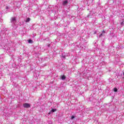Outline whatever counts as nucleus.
Masks as SVG:
<instances>
[{"label":"nucleus","mask_w":124,"mask_h":124,"mask_svg":"<svg viewBox=\"0 0 124 124\" xmlns=\"http://www.w3.org/2000/svg\"><path fill=\"white\" fill-rule=\"evenodd\" d=\"M23 107L24 108H30L31 107V104L25 103L23 104Z\"/></svg>","instance_id":"f257e3e1"},{"label":"nucleus","mask_w":124,"mask_h":124,"mask_svg":"<svg viewBox=\"0 0 124 124\" xmlns=\"http://www.w3.org/2000/svg\"><path fill=\"white\" fill-rule=\"evenodd\" d=\"M103 36H105V31H102V33H100L99 35V37H103Z\"/></svg>","instance_id":"f03ea898"},{"label":"nucleus","mask_w":124,"mask_h":124,"mask_svg":"<svg viewBox=\"0 0 124 124\" xmlns=\"http://www.w3.org/2000/svg\"><path fill=\"white\" fill-rule=\"evenodd\" d=\"M11 23H14L15 22H16V18L15 17H12L11 20Z\"/></svg>","instance_id":"7ed1b4c3"},{"label":"nucleus","mask_w":124,"mask_h":124,"mask_svg":"<svg viewBox=\"0 0 124 124\" xmlns=\"http://www.w3.org/2000/svg\"><path fill=\"white\" fill-rule=\"evenodd\" d=\"M67 3H68V1L65 0V1H63L62 4H63V5H66V4H67Z\"/></svg>","instance_id":"20e7f679"},{"label":"nucleus","mask_w":124,"mask_h":124,"mask_svg":"<svg viewBox=\"0 0 124 124\" xmlns=\"http://www.w3.org/2000/svg\"><path fill=\"white\" fill-rule=\"evenodd\" d=\"M56 111H57L56 109H52L49 112L48 114H51V112L52 113H54V112H56Z\"/></svg>","instance_id":"39448f33"},{"label":"nucleus","mask_w":124,"mask_h":124,"mask_svg":"<svg viewBox=\"0 0 124 124\" xmlns=\"http://www.w3.org/2000/svg\"><path fill=\"white\" fill-rule=\"evenodd\" d=\"M65 78H66L65 76L64 75L62 76V80H65Z\"/></svg>","instance_id":"423d86ee"},{"label":"nucleus","mask_w":124,"mask_h":124,"mask_svg":"<svg viewBox=\"0 0 124 124\" xmlns=\"http://www.w3.org/2000/svg\"><path fill=\"white\" fill-rule=\"evenodd\" d=\"M30 21H31V18H28L26 19V23H28V22H30Z\"/></svg>","instance_id":"0eeeda50"},{"label":"nucleus","mask_w":124,"mask_h":124,"mask_svg":"<svg viewBox=\"0 0 124 124\" xmlns=\"http://www.w3.org/2000/svg\"><path fill=\"white\" fill-rule=\"evenodd\" d=\"M113 91L115 92V93H117L118 92V89H117V88H114L113 89Z\"/></svg>","instance_id":"6e6552de"},{"label":"nucleus","mask_w":124,"mask_h":124,"mask_svg":"<svg viewBox=\"0 0 124 124\" xmlns=\"http://www.w3.org/2000/svg\"><path fill=\"white\" fill-rule=\"evenodd\" d=\"M28 43H30V44H31V43H32V40H29L28 41Z\"/></svg>","instance_id":"1a4fd4ad"},{"label":"nucleus","mask_w":124,"mask_h":124,"mask_svg":"<svg viewBox=\"0 0 124 124\" xmlns=\"http://www.w3.org/2000/svg\"><path fill=\"white\" fill-rule=\"evenodd\" d=\"M93 97V95H91L89 98L90 101H93V97Z\"/></svg>","instance_id":"9d476101"},{"label":"nucleus","mask_w":124,"mask_h":124,"mask_svg":"<svg viewBox=\"0 0 124 124\" xmlns=\"http://www.w3.org/2000/svg\"><path fill=\"white\" fill-rule=\"evenodd\" d=\"M74 118H75V116H72L71 120H73V119H74Z\"/></svg>","instance_id":"9b49d317"},{"label":"nucleus","mask_w":124,"mask_h":124,"mask_svg":"<svg viewBox=\"0 0 124 124\" xmlns=\"http://www.w3.org/2000/svg\"><path fill=\"white\" fill-rule=\"evenodd\" d=\"M121 25L122 27H123L124 26V22H122L121 23Z\"/></svg>","instance_id":"f8f14e48"},{"label":"nucleus","mask_w":124,"mask_h":124,"mask_svg":"<svg viewBox=\"0 0 124 124\" xmlns=\"http://www.w3.org/2000/svg\"><path fill=\"white\" fill-rule=\"evenodd\" d=\"M86 49V46H82V49L83 50H85Z\"/></svg>","instance_id":"ddd939ff"},{"label":"nucleus","mask_w":124,"mask_h":124,"mask_svg":"<svg viewBox=\"0 0 124 124\" xmlns=\"http://www.w3.org/2000/svg\"><path fill=\"white\" fill-rule=\"evenodd\" d=\"M8 8H9V7H8V6H6V9H8Z\"/></svg>","instance_id":"4468645a"},{"label":"nucleus","mask_w":124,"mask_h":124,"mask_svg":"<svg viewBox=\"0 0 124 124\" xmlns=\"http://www.w3.org/2000/svg\"><path fill=\"white\" fill-rule=\"evenodd\" d=\"M62 58H63V59H64V58H65V56H62Z\"/></svg>","instance_id":"2eb2a0df"},{"label":"nucleus","mask_w":124,"mask_h":124,"mask_svg":"<svg viewBox=\"0 0 124 124\" xmlns=\"http://www.w3.org/2000/svg\"><path fill=\"white\" fill-rule=\"evenodd\" d=\"M50 44L48 45V47H50Z\"/></svg>","instance_id":"dca6fc26"},{"label":"nucleus","mask_w":124,"mask_h":124,"mask_svg":"<svg viewBox=\"0 0 124 124\" xmlns=\"http://www.w3.org/2000/svg\"><path fill=\"white\" fill-rule=\"evenodd\" d=\"M123 75L124 76V72L123 73Z\"/></svg>","instance_id":"f3484780"}]
</instances>
